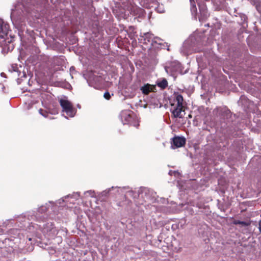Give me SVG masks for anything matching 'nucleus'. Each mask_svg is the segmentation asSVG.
Listing matches in <instances>:
<instances>
[{"label":"nucleus","instance_id":"obj_1","mask_svg":"<svg viewBox=\"0 0 261 261\" xmlns=\"http://www.w3.org/2000/svg\"><path fill=\"white\" fill-rule=\"evenodd\" d=\"M59 102L63 109V111L65 112L70 117H73L74 111L71 103L67 100L63 99H60Z\"/></svg>","mask_w":261,"mask_h":261},{"label":"nucleus","instance_id":"obj_2","mask_svg":"<svg viewBox=\"0 0 261 261\" xmlns=\"http://www.w3.org/2000/svg\"><path fill=\"white\" fill-rule=\"evenodd\" d=\"M186 142V140L184 137L176 136L172 139L171 144L174 146L173 148H179L184 146Z\"/></svg>","mask_w":261,"mask_h":261},{"label":"nucleus","instance_id":"obj_3","mask_svg":"<svg viewBox=\"0 0 261 261\" xmlns=\"http://www.w3.org/2000/svg\"><path fill=\"white\" fill-rule=\"evenodd\" d=\"M140 90L143 94L148 95L150 92H155L156 86L147 83L141 87Z\"/></svg>","mask_w":261,"mask_h":261},{"label":"nucleus","instance_id":"obj_4","mask_svg":"<svg viewBox=\"0 0 261 261\" xmlns=\"http://www.w3.org/2000/svg\"><path fill=\"white\" fill-rule=\"evenodd\" d=\"M182 112H185V107L176 106L171 113L174 118H182L184 117V115L181 114Z\"/></svg>","mask_w":261,"mask_h":261},{"label":"nucleus","instance_id":"obj_5","mask_svg":"<svg viewBox=\"0 0 261 261\" xmlns=\"http://www.w3.org/2000/svg\"><path fill=\"white\" fill-rule=\"evenodd\" d=\"M9 29V25L5 22L3 19H0V32L4 34H7Z\"/></svg>","mask_w":261,"mask_h":261},{"label":"nucleus","instance_id":"obj_6","mask_svg":"<svg viewBox=\"0 0 261 261\" xmlns=\"http://www.w3.org/2000/svg\"><path fill=\"white\" fill-rule=\"evenodd\" d=\"M174 100L177 102L176 106L178 107L184 106V100L182 96L177 92L174 93Z\"/></svg>","mask_w":261,"mask_h":261},{"label":"nucleus","instance_id":"obj_7","mask_svg":"<svg viewBox=\"0 0 261 261\" xmlns=\"http://www.w3.org/2000/svg\"><path fill=\"white\" fill-rule=\"evenodd\" d=\"M168 81L165 78H163L161 81H158L156 82V85L162 90L166 89L168 87Z\"/></svg>","mask_w":261,"mask_h":261},{"label":"nucleus","instance_id":"obj_8","mask_svg":"<svg viewBox=\"0 0 261 261\" xmlns=\"http://www.w3.org/2000/svg\"><path fill=\"white\" fill-rule=\"evenodd\" d=\"M199 9L201 15V18H199V20L201 21V19L205 18L207 17L206 11L205 6H199Z\"/></svg>","mask_w":261,"mask_h":261},{"label":"nucleus","instance_id":"obj_9","mask_svg":"<svg viewBox=\"0 0 261 261\" xmlns=\"http://www.w3.org/2000/svg\"><path fill=\"white\" fill-rule=\"evenodd\" d=\"M191 12L195 19H197V9L195 4H191Z\"/></svg>","mask_w":261,"mask_h":261},{"label":"nucleus","instance_id":"obj_10","mask_svg":"<svg viewBox=\"0 0 261 261\" xmlns=\"http://www.w3.org/2000/svg\"><path fill=\"white\" fill-rule=\"evenodd\" d=\"M122 118L124 119V123L129 124L132 120H134L130 114H123Z\"/></svg>","mask_w":261,"mask_h":261},{"label":"nucleus","instance_id":"obj_11","mask_svg":"<svg viewBox=\"0 0 261 261\" xmlns=\"http://www.w3.org/2000/svg\"><path fill=\"white\" fill-rule=\"evenodd\" d=\"M233 224L235 225H242V226H247L250 225V223L245 221H241L238 220H234L233 221Z\"/></svg>","mask_w":261,"mask_h":261},{"label":"nucleus","instance_id":"obj_12","mask_svg":"<svg viewBox=\"0 0 261 261\" xmlns=\"http://www.w3.org/2000/svg\"><path fill=\"white\" fill-rule=\"evenodd\" d=\"M216 110L217 111V112H219L220 113H222V112H225L226 114H228L230 113L229 110H228L226 107L223 108H217Z\"/></svg>","mask_w":261,"mask_h":261},{"label":"nucleus","instance_id":"obj_13","mask_svg":"<svg viewBox=\"0 0 261 261\" xmlns=\"http://www.w3.org/2000/svg\"><path fill=\"white\" fill-rule=\"evenodd\" d=\"M39 113L43 116L46 117L48 116V112L46 110L40 109L39 110Z\"/></svg>","mask_w":261,"mask_h":261},{"label":"nucleus","instance_id":"obj_14","mask_svg":"<svg viewBox=\"0 0 261 261\" xmlns=\"http://www.w3.org/2000/svg\"><path fill=\"white\" fill-rule=\"evenodd\" d=\"M129 124L130 125H133L136 127V128H138L140 125L139 121L136 119L135 120L134 122H131Z\"/></svg>","mask_w":261,"mask_h":261},{"label":"nucleus","instance_id":"obj_15","mask_svg":"<svg viewBox=\"0 0 261 261\" xmlns=\"http://www.w3.org/2000/svg\"><path fill=\"white\" fill-rule=\"evenodd\" d=\"M103 97L107 100H109L111 98V95L109 92H106L104 93Z\"/></svg>","mask_w":261,"mask_h":261},{"label":"nucleus","instance_id":"obj_16","mask_svg":"<svg viewBox=\"0 0 261 261\" xmlns=\"http://www.w3.org/2000/svg\"><path fill=\"white\" fill-rule=\"evenodd\" d=\"M153 5H151L150 6L151 8H154L155 10H156L157 11H159V8L156 7V6L157 5V2L156 1H154L153 3Z\"/></svg>","mask_w":261,"mask_h":261},{"label":"nucleus","instance_id":"obj_17","mask_svg":"<svg viewBox=\"0 0 261 261\" xmlns=\"http://www.w3.org/2000/svg\"><path fill=\"white\" fill-rule=\"evenodd\" d=\"M258 229L260 232H261V220H260L258 223Z\"/></svg>","mask_w":261,"mask_h":261},{"label":"nucleus","instance_id":"obj_18","mask_svg":"<svg viewBox=\"0 0 261 261\" xmlns=\"http://www.w3.org/2000/svg\"><path fill=\"white\" fill-rule=\"evenodd\" d=\"M190 4H195V0H190Z\"/></svg>","mask_w":261,"mask_h":261},{"label":"nucleus","instance_id":"obj_19","mask_svg":"<svg viewBox=\"0 0 261 261\" xmlns=\"http://www.w3.org/2000/svg\"><path fill=\"white\" fill-rule=\"evenodd\" d=\"M158 8H159V10H161V9H160L159 7H158ZM158 12H160V13H162V11H159Z\"/></svg>","mask_w":261,"mask_h":261},{"label":"nucleus","instance_id":"obj_20","mask_svg":"<svg viewBox=\"0 0 261 261\" xmlns=\"http://www.w3.org/2000/svg\"><path fill=\"white\" fill-rule=\"evenodd\" d=\"M144 35L147 37V36L149 34H148V33L147 34H145Z\"/></svg>","mask_w":261,"mask_h":261},{"label":"nucleus","instance_id":"obj_21","mask_svg":"<svg viewBox=\"0 0 261 261\" xmlns=\"http://www.w3.org/2000/svg\"><path fill=\"white\" fill-rule=\"evenodd\" d=\"M189 117H190V118H191V117H192V116H191V115H189Z\"/></svg>","mask_w":261,"mask_h":261}]
</instances>
